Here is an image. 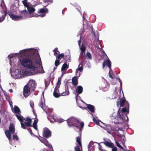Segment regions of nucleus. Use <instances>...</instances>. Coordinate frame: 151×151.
I'll return each mask as SVG.
<instances>
[{
  "label": "nucleus",
  "instance_id": "43",
  "mask_svg": "<svg viewBox=\"0 0 151 151\" xmlns=\"http://www.w3.org/2000/svg\"><path fill=\"white\" fill-rule=\"evenodd\" d=\"M115 143L116 144V146L119 147L122 149L124 150V148L122 147L121 146L119 143L117 141H115Z\"/></svg>",
  "mask_w": 151,
  "mask_h": 151
},
{
  "label": "nucleus",
  "instance_id": "12",
  "mask_svg": "<svg viewBox=\"0 0 151 151\" xmlns=\"http://www.w3.org/2000/svg\"><path fill=\"white\" fill-rule=\"evenodd\" d=\"M10 17L12 20H17L22 19H23V16L22 15H17L12 14H9Z\"/></svg>",
  "mask_w": 151,
  "mask_h": 151
},
{
  "label": "nucleus",
  "instance_id": "55",
  "mask_svg": "<svg viewBox=\"0 0 151 151\" xmlns=\"http://www.w3.org/2000/svg\"><path fill=\"white\" fill-rule=\"evenodd\" d=\"M13 56L12 55H9L8 56V58H9L10 59H11V58H13Z\"/></svg>",
  "mask_w": 151,
  "mask_h": 151
},
{
  "label": "nucleus",
  "instance_id": "60",
  "mask_svg": "<svg viewBox=\"0 0 151 151\" xmlns=\"http://www.w3.org/2000/svg\"><path fill=\"white\" fill-rule=\"evenodd\" d=\"M10 91L11 92H12V89H10Z\"/></svg>",
  "mask_w": 151,
  "mask_h": 151
},
{
  "label": "nucleus",
  "instance_id": "56",
  "mask_svg": "<svg viewBox=\"0 0 151 151\" xmlns=\"http://www.w3.org/2000/svg\"><path fill=\"white\" fill-rule=\"evenodd\" d=\"M78 45L80 46V44H81V38L80 39V40L78 41Z\"/></svg>",
  "mask_w": 151,
  "mask_h": 151
},
{
  "label": "nucleus",
  "instance_id": "6",
  "mask_svg": "<svg viewBox=\"0 0 151 151\" xmlns=\"http://www.w3.org/2000/svg\"><path fill=\"white\" fill-rule=\"evenodd\" d=\"M68 124L70 125H73L75 126L78 128L79 127V126L78 123H80V121L74 118H71L68 119L67 120Z\"/></svg>",
  "mask_w": 151,
  "mask_h": 151
},
{
  "label": "nucleus",
  "instance_id": "41",
  "mask_svg": "<svg viewBox=\"0 0 151 151\" xmlns=\"http://www.w3.org/2000/svg\"><path fill=\"white\" fill-rule=\"evenodd\" d=\"M78 124H80V125L81 126V128L80 129V131L82 130V129L84 126V123L83 122H80V123Z\"/></svg>",
  "mask_w": 151,
  "mask_h": 151
},
{
  "label": "nucleus",
  "instance_id": "22",
  "mask_svg": "<svg viewBox=\"0 0 151 151\" xmlns=\"http://www.w3.org/2000/svg\"><path fill=\"white\" fill-rule=\"evenodd\" d=\"M16 116L20 122L21 123L22 122H23L24 120H25V119L20 114V115H18L16 114Z\"/></svg>",
  "mask_w": 151,
  "mask_h": 151
},
{
  "label": "nucleus",
  "instance_id": "18",
  "mask_svg": "<svg viewBox=\"0 0 151 151\" xmlns=\"http://www.w3.org/2000/svg\"><path fill=\"white\" fill-rule=\"evenodd\" d=\"M102 143L104 144L106 146L111 147H112L114 146V144L113 143L109 142L107 141H106L105 142H102Z\"/></svg>",
  "mask_w": 151,
  "mask_h": 151
},
{
  "label": "nucleus",
  "instance_id": "30",
  "mask_svg": "<svg viewBox=\"0 0 151 151\" xmlns=\"http://www.w3.org/2000/svg\"><path fill=\"white\" fill-rule=\"evenodd\" d=\"M4 12V15H2L1 17H0V22L3 21L4 20L5 17L7 14V10H5Z\"/></svg>",
  "mask_w": 151,
  "mask_h": 151
},
{
  "label": "nucleus",
  "instance_id": "16",
  "mask_svg": "<svg viewBox=\"0 0 151 151\" xmlns=\"http://www.w3.org/2000/svg\"><path fill=\"white\" fill-rule=\"evenodd\" d=\"M87 108L92 113L94 112L95 108L93 106L90 104H86Z\"/></svg>",
  "mask_w": 151,
  "mask_h": 151
},
{
  "label": "nucleus",
  "instance_id": "23",
  "mask_svg": "<svg viewBox=\"0 0 151 151\" xmlns=\"http://www.w3.org/2000/svg\"><path fill=\"white\" fill-rule=\"evenodd\" d=\"M37 65L39 66V67L37 69L38 70L37 71V72L41 73H45V72L44 71L43 67L42 66H40V64L39 65L38 64V65Z\"/></svg>",
  "mask_w": 151,
  "mask_h": 151
},
{
  "label": "nucleus",
  "instance_id": "28",
  "mask_svg": "<svg viewBox=\"0 0 151 151\" xmlns=\"http://www.w3.org/2000/svg\"><path fill=\"white\" fill-rule=\"evenodd\" d=\"M48 11V9L47 8L45 9L44 8H42L41 9H40L39 11H38V13H44L45 12H47Z\"/></svg>",
  "mask_w": 151,
  "mask_h": 151
},
{
  "label": "nucleus",
  "instance_id": "49",
  "mask_svg": "<svg viewBox=\"0 0 151 151\" xmlns=\"http://www.w3.org/2000/svg\"><path fill=\"white\" fill-rule=\"evenodd\" d=\"M112 148V151H117V148L116 147H115L114 146Z\"/></svg>",
  "mask_w": 151,
  "mask_h": 151
},
{
  "label": "nucleus",
  "instance_id": "10",
  "mask_svg": "<svg viewBox=\"0 0 151 151\" xmlns=\"http://www.w3.org/2000/svg\"><path fill=\"white\" fill-rule=\"evenodd\" d=\"M39 105L42 108L44 111L46 112H47V110L48 109V107L45 104V101L44 99H42V98H41L39 104Z\"/></svg>",
  "mask_w": 151,
  "mask_h": 151
},
{
  "label": "nucleus",
  "instance_id": "61",
  "mask_svg": "<svg viewBox=\"0 0 151 151\" xmlns=\"http://www.w3.org/2000/svg\"><path fill=\"white\" fill-rule=\"evenodd\" d=\"M56 69V67H55L54 68V70H55V69Z\"/></svg>",
  "mask_w": 151,
  "mask_h": 151
},
{
  "label": "nucleus",
  "instance_id": "62",
  "mask_svg": "<svg viewBox=\"0 0 151 151\" xmlns=\"http://www.w3.org/2000/svg\"><path fill=\"white\" fill-rule=\"evenodd\" d=\"M1 118L0 117V124L1 123Z\"/></svg>",
  "mask_w": 151,
  "mask_h": 151
},
{
  "label": "nucleus",
  "instance_id": "37",
  "mask_svg": "<svg viewBox=\"0 0 151 151\" xmlns=\"http://www.w3.org/2000/svg\"><path fill=\"white\" fill-rule=\"evenodd\" d=\"M80 65L79 64L78 65V68L76 70V73L78 72V71L79 70L80 72H81L82 70H83V66L82 65L80 67Z\"/></svg>",
  "mask_w": 151,
  "mask_h": 151
},
{
  "label": "nucleus",
  "instance_id": "50",
  "mask_svg": "<svg viewBox=\"0 0 151 151\" xmlns=\"http://www.w3.org/2000/svg\"><path fill=\"white\" fill-rule=\"evenodd\" d=\"M41 16L42 17H43L45 16L44 15H38L37 14H36L35 15H33V17H37V16Z\"/></svg>",
  "mask_w": 151,
  "mask_h": 151
},
{
  "label": "nucleus",
  "instance_id": "52",
  "mask_svg": "<svg viewBox=\"0 0 151 151\" xmlns=\"http://www.w3.org/2000/svg\"><path fill=\"white\" fill-rule=\"evenodd\" d=\"M118 79L120 83V86H122V81L119 78H118Z\"/></svg>",
  "mask_w": 151,
  "mask_h": 151
},
{
  "label": "nucleus",
  "instance_id": "11",
  "mask_svg": "<svg viewBox=\"0 0 151 151\" xmlns=\"http://www.w3.org/2000/svg\"><path fill=\"white\" fill-rule=\"evenodd\" d=\"M107 66L109 68L110 70H111V62L109 59L106 60L104 61L102 64L103 68H104L105 66Z\"/></svg>",
  "mask_w": 151,
  "mask_h": 151
},
{
  "label": "nucleus",
  "instance_id": "25",
  "mask_svg": "<svg viewBox=\"0 0 151 151\" xmlns=\"http://www.w3.org/2000/svg\"><path fill=\"white\" fill-rule=\"evenodd\" d=\"M5 133L7 137L10 140L11 139V132L8 130H6L5 131Z\"/></svg>",
  "mask_w": 151,
  "mask_h": 151
},
{
  "label": "nucleus",
  "instance_id": "40",
  "mask_svg": "<svg viewBox=\"0 0 151 151\" xmlns=\"http://www.w3.org/2000/svg\"><path fill=\"white\" fill-rule=\"evenodd\" d=\"M13 139L14 140H16V141H18L19 140V138L16 134H14L13 136Z\"/></svg>",
  "mask_w": 151,
  "mask_h": 151
},
{
  "label": "nucleus",
  "instance_id": "58",
  "mask_svg": "<svg viewBox=\"0 0 151 151\" xmlns=\"http://www.w3.org/2000/svg\"><path fill=\"white\" fill-rule=\"evenodd\" d=\"M45 86L46 87H47L48 86L47 85V82H46V81H45Z\"/></svg>",
  "mask_w": 151,
  "mask_h": 151
},
{
  "label": "nucleus",
  "instance_id": "26",
  "mask_svg": "<svg viewBox=\"0 0 151 151\" xmlns=\"http://www.w3.org/2000/svg\"><path fill=\"white\" fill-rule=\"evenodd\" d=\"M83 88L82 86H79L77 87V92L78 93V95L79 94H81L83 92Z\"/></svg>",
  "mask_w": 151,
  "mask_h": 151
},
{
  "label": "nucleus",
  "instance_id": "47",
  "mask_svg": "<svg viewBox=\"0 0 151 151\" xmlns=\"http://www.w3.org/2000/svg\"><path fill=\"white\" fill-rule=\"evenodd\" d=\"M30 106L33 109V108L34 107V104L33 102L30 101Z\"/></svg>",
  "mask_w": 151,
  "mask_h": 151
},
{
  "label": "nucleus",
  "instance_id": "17",
  "mask_svg": "<svg viewBox=\"0 0 151 151\" xmlns=\"http://www.w3.org/2000/svg\"><path fill=\"white\" fill-rule=\"evenodd\" d=\"M19 13L20 14H21V15H22L23 16V19L27 17L28 14V12L27 10H24L21 12H19Z\"/></svg>",
  "mask_w": 151,
  "mask_h": 151
},
{
  "label": "nucleus",
  "instance_id": "4",
  "mask_svg": "<svg viewBox=\"0 0 151 151\" xmlns=\"http://www.w3.org/2000/svg\"><path fill=\"white\" fill-rule=\"evenodd\" d=\"M22 3L25 7L27 8L28 14H31L35 10V9L34 7L29 6V3L27 2V0H24L22 1Z\"/></svg>",
  "mask_w": 151,
  "mask_h": 151
},
{
  "label": "nucleus",
  "instance_id": "51",
  "mask_svg": "<svg viewBox=\"0 0 151 151\" xmlns=\"http://www.w3.org/2000/svg\"><path fill=\"white\" fill-rule=\"evenodd\" d=\"M46 1L52 3L53 2V0H45Z\"/></svg>",
  "mask_w": 151,
  "mask_h": 151
},
{
  "label": "nucleus",
  "instance_id": "57",
  "mask_svg": "<svg viewBox=\"0 0 151 151\" xmlns=\"http://www.w3.org/2000/svg\"><path fill=\"white\" fill-rule=\"evenodd\" d=\"M29 132L30 133L32 134V130L31 129L29 130L28 129H27Z\"/></svg>",
  "mask_w": 151,
  "mask_h": 151
},
{
  "label": "nucleus",
  "instance_id": "14",
  "mask_svg": "<svg viewBox=\"0 0 151 151\" xmlns=\"http://www.w3.org/2000/svg\"><path fill=\"white\" fill-rule=\"evenodd\" d=\"M21 127L24 129H27V128L26 127H32V125L31 124L28 122H25L23 123L22 122L21 123Z\"/></svg>",
  "mask_w": 151,
  "mask_h": 151
},
{
  "label": "nucleus",
  "instance_id": "27",
  "mask_svg": "<svg viewBox=\"0 0 151 151\" xmlns=\"http://www.w3.org/2000/svg\"><path fill=\"white\" fill-rule=\"evenodd\" d=\"M38 121V119H37L35 120L33 124V127L36 130H37V124Z\"/></svg>",
  "mask_w": 151,
  "mask_h": 151
},
{
  "label": "nucleus",
  "instance_id": "53",
  "mask_svg": "<svg viewBox=\"0 0 151 151\" xmlns=\"http://www.w3.org/2000/svg\"><path fill=\"white\" fill-rule=\"evenodd\" d=\"M109 77L110 78H111L112 79H113L114 78V77L111 74L110 72H109Z\"/></svg>",
  "mask_w": 151,
  "mask_h": 151
},
{
  "label": "nucleus",
  "instance_id": "59",
  "mask_svg": "<svg viewBox=\"0 0 151 151\" xmlns=\"http://www.w3.org/2000/svg\"><path fill=\"white\" fill-rule=\"evenodd\" d=\"M9 104H10V105L11 106H12V102H9Z\"/></svg>",
  "mask_w": 151,
  "mask_h": 151
},
{
  "label": "nucleus",
  "instance_id": "46",
  "mask_svg": "<svg viewBox=\"0 0 151 151\" xmlns=\"http://www.w3.org/2000/svg\"><path fill=\"white\" fill-rule=\"evenodd\" d=\"M93 121L97 125H99V121L97 120L94 117L93 118Z\"/></svg>",
  "mask_w": 151,
  "mask_h": 151
},
{
  "label": "nucleus",
  "instance_id": "31",
  "mask_svg": "<svg viewBox=\"0 0 151 151\" xmlns=\"http://www.w3.org/2000/svg\"><path fill=\"white\" fill-rule=\"evenodd\" d=\"M64 56V54L63 53H62L58 55L57 56H56V59L60 60L61 59L63 58Z\"/></svg>",
  "mask_w": 151,
  "mask_h": 151
},
{
  "label": "nucleus",
  "instance_id": "13",
  "mask_svg": "<svg viewBox=\"0 0 151 151\" xmlns=\"http://www.w3.org/2000/svg\"><path fill=\"white\" fill-rule=\"evenodd\" d=\"M39 140L42 143L44 144L46 146L49 147V148L52 147V146L49 143L48 141L45 138L41 137L39 138Z\"/></svg>",
  "mask_w": 151,
  "mask_h": 151
},
{
  "label": "nucleus",
  "instance_id": "20",
  "mask_svg": "<svg viewBox=\"0 0 151 151\" xmlns=\"http://www.w3.org/2000/svg\"><path fill=\"white\" fill-rule=\"evenodd\" d=\"M103 128L105 130L107 131V132L109 134H111V126L110 125L106 126L105 127H103Z\"/></svg>",
  "mask_w": 151,
  "mask_h": 151
},
{
  "label": "nucleus",
  "instance_id": "42",
  "mask_svg": "<svg viewBox=\"0 0 151 151\" xmlns=\"http://www.w3.org/2000/svg\"><path fill=\"white\" fill-rule=\"evenodd\" d=\"M65 57V59L67 61L70 60V55L68 54V55H66Z\"/></svg>",
  "mask_w": 151,
  "mask_h": 151
},
{
  "label": "nucleus",
  "instance_id": "19",
  "mask_svg": "<svg viewBox=\"0 0 151 151\" xmlns=\"http://www.w3.org/2000/svg\"><path fill=\"white\" fill-rule=\"evenodd\" d=\"M72 83L75 86H76L78 85V80L76 76L73 77L72 78Z\"/></svg>",
  "mask_w": 151,
  "mask_h": 151
},
{
  "label": "nucleus",
  "instance_id": "54",
  "mask_svg": "<svg viewBox=\"0 0 151 151\" xmlns=\"http://www.w3.org/2000/svg\"><path fill=\"white\" fill-rule=\"evenodd\" d=\"M92 33L93 35L94 36V37H96V35H95V32H94L93 31V30L92 31Z\"/></svg>",
  "mask_w": 151,
  "mask_h": 151
},
{
  "label": "nucleus",
  "instance_id": "9",
  "mask_svg": "<svg viewBox=\"0 0 151 151\" xmlns=\"http://www.w3.org/2000/svg\"><path fill=\"white\" fill-rule=\"evenodd\" d=\"M51 136V132L48 128H45L43 132V136L46 138H48Z\"/></svg>",
  "mask_w": 151,
  "mask_h": 151
},
{
  "label": "nucleus",
  "instance_id": "34",
  "mask_svg": "<svg viewBox=\"0 0 151 151\" xmlns=\"http://www.w3.org/2000/svg\"><path fill=\"white\" fill-rule=\"evenodd\" d=\"M80 50H81V52L83 53L86 50V47L85 46L82 44L80 47Z\"/></svg>",
  "mask_w": 151,
  "mask_h": 151
},
{
  "label": "nucleus",
  "instance_id": "39",
  "mask_svg": "<svg viewBox=\"0 0 151 151\" xmlns=\"http://www.w3.org/2000/svg\"><path fill=\"white\" fill-rule=\"evenodd\" d=\"M60 61L59 60L56 59L55 62V66L57 67L59 65Z\"/></svg>",
  "mask_w": 151,
  "mask_h": 151
},
{
  "label": "nucleus",
  "instance_id": "38",
  "mask_svg": "<svg viewBox=\"0 0 151 151\" xmlns=\"http://www.w3.org/2000/svg\"><path fill=\"white\" fill-rule=\"evenodd\" d=\"M86 58L87 59H91L92 56L91 54L89 52H87L86 53Z\"/></svg>",
  "mask_w": 151,
  "mask_h": 151
},
{
  "label": "nucleus",
  "instance_id": "15",
  "mask_svg": "<svg viewBox=\"0 0 151 151\" xmlns=\"http://www.w3.org/2000/svg\"><path fill=\"white\" fill-rule=\"evenodd\" d=\"M9 131L10 132L11 134H13L15 132V129L14 125L13 124H10Z\"/></svg>",
  "mask_w": 151,
  "mask_h": 151
},
{
  "label": "nucleus",
  "instance_id": "63",
  "mask_svg": "<svg viewBox=\"0 0 151 151\" xmlns=\"http://www.w3.org/2000/svg\"><path fill=\"white\" fill-rule=\"evenodd\" d=\"M35 116H36V117H36H36H37V115H36V114H35Z\"/></svg>",
  "mask_w": 151,
  "mask_h": 151
},
{
  "label": "nucleus",
  "instance_id": "21",
  "mask_svg": "<svg viewBox=\"0 0 151 151\" xmlns=\"http://www.w3.org/2000/svg\"><path fill=\"white\" fill-rule=\"evenodd\" d=\"M69 67V65L66 63H64L62 65L61 68V71H64L66 70Z\"/></svg>",
  "mask_w": 151,
  "mask_h": 151
},
{
  "label": "nucleus",
  "instance_id": "7",
  "mask_svg": "<svg viewBox=\"0 0 151 151\" xmlns=\"http://www.w3.org/2000/svg\"><path fill=\"white\" fill-rule=\"evenodd\" d=\"M27 85L30 87L31 91H34L36 88L37 83L33 79H30Z\"/></svg>",
  "mask_w": 151,
  "mask_h": 151
},
{
  "label": "nucleus",
  "instance_id": "29",
  "mask_svg": "<svg viewBox=\"0 0 151 151\" xmlns=\"http://www.w3.org/2000/svg\"><path fill=\"white\" fill-rule=\"evenodd\" d=\"M14 112L16 114H19L20 110L19 108L17 106H15L14 108Z\"/></svg>",
  "mask_w": 151,
  "mask_h": 151
},
{
  "label": "nucleus",
  "instance_id": "45",
  "mask_svg": "<svg viewBox=\"0 0 151 151\" xmlns=\"http://www.w3.org/2000/svg\"><path fill=\"white\" fill-rule=\"evenodd\" d=\"M80 146H76L75 147V150L76 151H81L80 148Z\"/></svg>",
  "mask_w": 151,
  "mask_h": 151
},
{
  "label": "nucleus",
  "instance_id": "3",
  "mask_svg": "<svg viewBox=\"0 0 151 151\" xmlns=\"http://www.w3.org/2000/svg\"><path fill=\"white\" fill-rule=\"evenodd\" d=\"M59 88H57V87H55L54 91L53 93V95L54 96L55 98H58L60 97L61 95L62 96H66L69 95L70 92L68 91V86H65V92L62 93L61 94L59 93V90H58Z\"/></svg>",
  "mask_w": 151,
  "mask_h": 151
},
{
  "label": "nucleus",
  "instance_id": "8",
  "mask_svg": "<svg viewBox=\"0 0 151 151\" xmlns=\"http://www.w3.org/2000/svg\"><path fill=\"white\" fill-rule=\"evenodd\" d=\"M31 89L27 84L24 87L23 91V94L26 97H28L30 94Z\"/></svg>",
  "mask_w": 151,
  "mask_h": 151
},
{
  "label": "nucleus",
  "instance_id": "2",
  "mask_svg": "<svg viewBox=\"0 0 151 151\" xmlns=\"http://www.w3.org/2000/svg\"><path fill=\"white\" fill-rule=\"evenodd\" d=\"M29 52H31L32 55L30 58H23L21 62L22 65L31 71H34L35 69V65H39V63L37 59V57L39 56L38 53L34 51H31L29 49H27Z\"/></svg>",
  "mask_w": 151,
  "mask_h": 151
},
{
  "label": "nucleus",
  "instance_id": "24",
  "mask_svg": "<svg viewBox=\"0 0 151 151\" xmlns=\"http://www.w3.org/2000/svg\"><path fill=\"white\" fill-rule=\"evenodd\" d=\"M81 136H79L76 138V141L78 143L80 147L82 148V144L81 143Z\"/></svg>",
  "mask_w": 151,
  "mask_h": 151
},
{
  "label": "nucleus",
  "instance_id": "35",
  "mask_svg": "<svg viewBox=\"0 0 151 151\" xmlns=\"http://www.w3.org/2000/svg\"><path fill=\"white\" fill-rule=\"evenodd\" d=\"M61 79L59 77L58 78V81L56 84V86L55 87H57V88H59L60 85L61 84Z\"/></svg>",
  "mask_w": 151,
  "mask_h": 151
},
{
  "label": "nucleus",
  "instance_id": "48",
  "mask_svg": "<svg viewBox=\"0 0 151 151\" xmlns=\"http://www.w3.org/2000/svg\"><path fill=\"white\" fill-rule=\"evenodd\" d=\"M102 147L100 145V144H99V149L100 151H103V150L102 149Z\"/></svg>",
  "mask_w": 151,
  "mask_h": 151
},
{
  "label": "nucleus",
  "instance_id": "32",
  "mask_svg": "<svg viewBox=\"0 0 151 151\" xmlns=\"http://www.w3.org/2000/svg\"><path fill=\"white\" fill-rule=\"evenodd\" d=\"M118 136L120 137V138L121 139V141H122V143L123 144V145L125 144V136L123 135H121L120 134L118 135Z\"/></svg>",
  "mask_w": 151,
  "mask_h": 151
},
{
  "label": "nucleus",
  "instance_id": "33",
  "mask_svg": "<svg viewBox=\"0 0 151 151\" xmlns=\"http://www.w3.org/2000/svg\"><path fill=\"white\" fill-rule=\"evenodd\" d=\"M124 107L122 109V112H127L129 113V106L128 107H127L125 106H124Z\"/></svg>",
  "mask_w": 151,
  "mask_h": 151
},
{
  "label": "nucleus",
  "instance_id": "1",
  "mask_svg": "<svg viewBox=\"0 0 151 151\" xmlns=\"http://www.w3.org/2000/svg\"><path fill=\"white\" fill-rule=\"evenodd\" d=\"M29 52H31L32 55L30 58H23L21 62L22 65L31 71H34L35 69V65H39V63L37 59V57L39 56L38 53L34 51H31L29 49H27Z\"/></svg>",
  "mask_w": 151,
  "mask_h": 151
},
{
  "label": "nucleus",
  "instance_id": "44",
  "mask_svg": "<svg viewBox=\"0 0 151 151\" xmlns=\"http://www.w3.org/2000/svg\"><path fill=\"white\" fill-rule=\"evenodd\" d=\"M25 120L26 121H27V122L31 124L32 122V119L29 117H27Z\"/></svg>",
  "mask_w": 151,
  "mask_h": 151
},
{
  "label": "nucleus",
  "instance_id": "5",
  "mask_svg": "<svg viewBox=\"0 0 151 151\" xmlns=\"http://www.w3.org/2000/svg\"><path fill=\"white\" fill-rule=\"evenodd\" d=\"M129 104L128 101H126L125 97L120 99L119 101H117L116 102V105L117 107H119V105L120 107L124 106L128 107Z\"/></svg>",
  "mask_w": 151,
  "mask_h": 151
},
{
  "label": "nucleus",
  "instance_id": "36",
  "mask_svg": "<svg viewBox=\"0 0 151 151\" xmlns=\"http://www.w3.org/2000/svg\"><path fill=\"white\" fill-rule=\"evenodd\" d=\"M53 51L54 52V55L56 56V55L60 53V52L58 50V48L56 47L53 50Z\"/></svg>",
  "mask_w": 151,
  "mask_h": 151
}]
</instances>
